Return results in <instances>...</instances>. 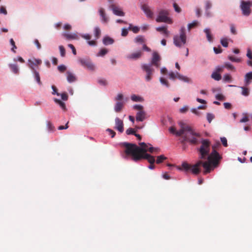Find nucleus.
<instances>
[{
    "mask_svg": "<svg viewBox=\"0 0 252 252\" xmlns=\"http://www.w3.org/2000/svg\"><path fill=\"white\" fill-rule=\"evenodd\" d=\"M32 72L34 74V78H35L36 81L39 85H41L42 82L40 80L39 73H38V72H37L35 70H33V71H32Z\"/></svg>",
    "mask_w": 252,
    "mask_h": 252,
    "instance_id": "obj_29",
    "label": "nucleus"
},
{
    "mask_svg": "<svg viewBox=\"0 0 252 252\" xmlns=\"http://www.w3.org/2000/svg\"><path fill=\"white\" fill-rule=\"evenodd\" d=\"M156 30L159 32H162L166 37L169 36V32L167 30V26L158 27L156 28Z\"/></svg>",
    "mask_w": 252,
    "mask_h": 252,
    "instance_id": "obj_20",
    "label": "nucleus"
},
{
    "mask_svg": "<svg viewBox=\"0 0 252 252\" xmlns=\"http://www.w3.org/2000/svg\"><path fill=\"white\" fill-rule=\"evenodd\" d=\"M169 77L170 79L174 80L176 78H177V73H175L173 72H171L169 73Z\"/></svg>",
    "mask_w": 252,
    "mask_h": 252,
    "instance_id": "obj_53",
    "label": "nucleus"
},
{
    "mask_svg": "<svg viewBox=\"0 0 252 252\" xmlns=\"http://www.w3.org/2000/svg\"><path fill=\"white\" fill-rule=\"evenodd\" d=\"M107 131L109 132L110 135L112 138H114L116 135V132L110 128H107Z\"/></svg>",
    "mask_w": 252,
    "mask_h": 252,
    "instance_id": "obj_55",
    "label": "nucleus"
},
{
    "mask_svg": "<svg viewBox=\"0 0 252 252\" xmlns=\"http://www.w3.org/2000/svg\"><path fill=\"white\" fill-rule=\"evenodd\" d=\"M148 151L151 153H158L160 151V149L158 148H154L151 146L148 149Z\"/></svg>",
    "mask_w": 252,
    "mask_h": 252,
    "instance_id": "obj_40",
    "label": "nucleus"
},
{
    "mask_svg": "<svg viewBox=\"0 0 252 252\" xmlns=\"http://www.w3.org/2000/svg\"><path fill=\"white\" fill-rule=\"evenodd\" d=\"M199 23L197 21H194L191 23H189L188 25V30L189 31L191 29L197 27Z\"/></svg>",
    "mask_w": 252,
    "mask_h": 252,
    "instance_id": "obj_32",
    "label": "nucleus"
},
{
    "mask_svg": "<svg viewBox=\"0 0 252 252\" xmlns=\"http://www.w3.org/2000/svg\"><path fill=\"white\" fill-rule=\"evenodd\" d=\"M224 67L227 68L228 69L235 71L234 66L228 63H225L224 64Z\"/></svg>",
    "mask_w": 252,
    "mask_h": 252,
    "instance_id": "obj_42",
    "label": "nucleus"
},
{
    "mask_svg": "<svg viewBox=\"0 0 252 252\" xmlns=\"http://www.w3.org/2000/svg\"><path fill=\"white\" fill-rule=\"evenodd\" d=\"M221 44L224 47H227L228 45V39L226 38H222L220 40Z\"/></svg>",
    "mask_w": 252,
    "mask_h": 252,
    "instance_id": "obj_43",
    "label": "nucleus"
},
{
    "mask_svg": "<svg viewBox=\"0 0 252 252\" xmlns=\"http://www.w3.org/2000/svg\"><path fill=\"white\" fill-rule=\"evenodd\" d=\"M212 77L215 80L219 81L221 79V75L217 72H213L211 75Z\"/></svg>",
    "mask_w": 252,
    "mask_h": 252,
    "instance_id": "obj_36",
    "label": "nucleus"
},
{
    "mask_svg": "<svg viewBox=\"0 0 252 252\" xmlns=\"http://www.w3.org/2000/svg\"><path fill=\"white\" fill-rule=\"evenodd\" d=\"M59 49L61 56L64 57L65 55V50L63 46L61 45L59 46Z\"/></svg>",
    "mask_w": 252,
    "mask_h": 252,
    "instance_id": "obj_52",
    "label": "nucleus"
},
{
    "mask_svg": "<svg viewBox=\"0 0 252 252\" xmlns=\"http://www.w3.org/2000/svg\"><path fill=\"white\" fill-rule=\"evenodd\" d=\"M122 145L125 148V154L127 156H131V159L134 161L143 159V156L147 154L148 149L151 146V144L144 142L139 143L140 147L135 144L127 142H124Z\"/></svg>",
    "mask_w": 252,
    "mask_h": 252,
    "instance_id": "obj_1",
    "label": "nucleus"
},
{
    "mask_svg": "<svg viewBox=\"0 0 252 252\" xmlns=\"http://www.w3.org/2000/svg\"><path fill=\"white\" fill-rule=\"evenodd\" d=\"M68 46L72 50L73 54L74 55H76V49H75L74 46L71 44H69L68 45Z\"/></svg>",
    "mask_w": 252,
    "mask_h": 252,
    "instance_id": "obj_61",
    "label": "nucleus"
},
{
    "mask_svg": "<svg viewBox=\"0 0 252 252\" xmlns=\"http://www.w3.org/2000/svg\"><path fill=\"white\" fill-rule=\"evenodd\" d=\"M60 95L61 96L62 99L63 100H67L68 99V95L66 93H63L62 94H60Z\"/></svg>",
    "mask_w": 252,
    "mask_h": 252,
    "instance_id": "obj_62",
    "label": "nucleus"
},
{
    "mask_svg": "<svg viewBox=\"0 0 252 252\" xmlns=\"http://www.w3.org/2000/svg\"><path fill=\"white\" fill-rule=\"evenodd\" d=\"M228 58L229 60L233 62L239 63L241 61L240 59L235 58L232 56H229Z\"/></svg>",
    "mask_w": 252,
    "mask_h": 252,
    "instance_id": "obj_47",
    "label": "nucleus"
},
{
    "mask_svg": "<svg viewBox=\"0 0 252 252\" xmlns=\"http://www.w3.org/2000/svg\"><path fill=\"white\" fill-rule=\"evenodd\" d=\"M208 161L203 162L201 160H198L195 164L190 165L187 162H183L182 164V167L179 168L180 170H184L186 172L191 171L194 175H198L201 171V166L204 168V173L205 174L209 173L211 170V165L216 167L218 164H214L213 160L208 159Z\"/></svg>",
    "mask_w": 252,
    "mask_h": 252,
    "instance_id": "obj_2",
    "label": "nucleus"
},
{
    "mask_svg": "<svg viewBox=\"0 0 252 252\" xmlns=\"http://www.w3.org/2000/svg\"><path fill=\"white\" fill-rule=\"evenodd\" d=\"M177 78H178L180 80H182L184 82H188V83L191 82L190 79L187 77V76L182 75L178 72H177Z\"/></svg>",
    "mask_w": 252,
    "mask_h": 252,
    "instance_id": "obj_28",
    "label": "nucleus"
},
{
    "mask_svg": "<svg viewBox=\"0 0 252 252\" xmlns=\"http://www.w3.org/2000/svg\"><path fill=\"white\" fill-rule=\"evenodd\" d=\"M215 116L211 113H207V119L209 123H210L214 119Z\"/></svg>",
    "mask_w": 252,
    "mask_h": 252,
    "instance_id": "obj_50",
    "label": "nucleus"
},
{
    "mask_svg": "<svg viewBox=\"0 0 252 252\" xmlns=\"http://www.w3.org/2000/svg\"><path fill=\"white\" fill-rule=\"evenodd\" d=\"M141 9L144 11L148 18H153L154 13L148 5L147 4H142L141 5Z\"/></svg>",
    "mask_w": 252,
    "mask_h": 252,
    "instance_id": "obj_15",
    "label": "nucleus"
},
{
    "mask_svg": "<svg viewBox=\"0 0 252 252\" xmlns=\"http://www.w3.org/2000/svg\"><path fill=\"white\" fill-rule=\"evenodd\" d=\"M221 143L224 147L227 146V139L225 137H222L220 138Z\"/></svg>",
    "mask_w": 252,
    "mask_h": 252,
    "instance_id": "obj_63",
    "label": "nucleus"
},
{
    "mask_svg": "<svg viewBox=\"0 0 252 252\" xmlns=\"http://www.w3.org/2000/svg\"><path fill=\"white\" fill-rule=\"evenodd\" d=\"M189 128L185 130L182 135V140L181 143L184 144L187 142L191 144L196 145L198 143L197 137H200V134L195 132L192 128L188 125Z\"/></svg>",
    "mask_w": 252,
    "mask_h": 252,
    "instance_id": "obj_3",
    "label": "nucleus"
},
{
    "mask_svg": "<svg viewBox=\"0 0 252 252\" xmlns=\"http://www.w3.org/2000/svg\"><path fill=\"white\" fill-rule=\"evenodd\" d=\"M58 70L61 72H63L66 70V66L64 65H61L58 67Z\"/></svg>",
    "mask_w": 252,
    "mask_h": 252,
    "instance_id": "obj_59",
    "label": "nucleus"
},
{
    "mask_svg": "<svg viewBox=\"0 0 252 252\" xmlns=\"http://www.w3.org/2000/svg\"><path fill=\"white\" fill-rule=\"evenodd\" d=\"M204 32L206 33V37L208 41L211 42L213 41V36L211 34V31L209 29L206 28L204 30Z\"/></svg>",
    "mask_w": 252,
    "mask_h": 252,
    "instance_id": "obj_24",
    "label": "nucleus"
},
{
    "mask_svg": "<svg viewBox=\"0 0 252 252\" xmlns=\"http://www.w3.org/2000/svg\"><path fill=\"white\" fill-rule=\"evenodd\" d=\"M108 52V50L105 48L101 49L99 52L97 54V56H103L106 54Z\"/></svg>",
    "mask_w": 252,
    "mask_h": 252,
    "instance_id": "obj_44",
    "label": "nucleus"
},
{
    "mask_svg": "<svg viewBox=\"0 0 252 252\" xmlns=\"http://www.w3.org/2000/svg\"><path fill=\"white\" fill-rule=\"evenodd\" d=\"M135 41L136 43H143L145 42V39L142 35H138L135 38Z\"/></svg>",
    "mask_w": 252,
    "mask_h": 252,
    "instance_id": "obj_38",
    "label": "nucleus"
},
{
    "mask_svg": "<svg viewBox=\"0 0 252 252\" xmlns=\"http://www.w3.org/2000/svg\"><path fill=\"white\" fill-rule=\"evenodd\" d=\"M212 7V3L209 1H207L205 2V10L206 11L209 10Z\"/></svg>",
    "mask_w": 252,
    "mask_h": 252,
    "instance_id": "obj_54",
    "label": "nucleus"
},
{
    "mask_svg": "<svg viewBox=\"0 0 252 252\" xmlns=\"http://www.w3.org/2000/svg\"><path fill=\"white\" fill-rule=\"evenodd\" d=\"M201 145L199 149L200 155L199 158L201 159H204L206 158L207 156H209L210 142L208 139H203L201 141Z\"/></svg>",
    "mask_w": 252,
    "mask_h": 252,
    "instance_id": "obj_5",
    "label": "nucleus"
},
{
    "mask_svg": "<svg viewBox=\"0 0 252 252\" xmlns=\"http://www.w3.org/2000/svg\"><path fill=\"white\" fill-rule=\"evenodd\" d=\"M142 69L146 73L145 76L146 81L148 82L151 81L154 73V69L151 66V64H144L142 65Z\"/></svg>",
    "mask_w": 252,
    "mask_h": 252,
    "instance_id": "obj_11",
    "label": "nucleus"
},
{
    "mask_svg": "<svg viewBox=\"0 0 252 252\" xmlns=\"http://www.w3.org/2000/svg\"><path fill=\"white\" fill-rule=\"evenodd\" d=\"M241 89H242V94L244 96H248L250 94V90L248 88H246L245 87H241Z\"/></svg>",
    "mask_w": 252,
    "mask_h": 252,
    "instance_id": "obj_35",
    "label": "nucleus"
},
{
    "mask_svg": "<svg viewBox=\"0 0 252 252\" xmlns=\"http://www.w3.org/2000/svg\"><path fill=\"white\" fill-rule=\"evenodd\" d=\"M161 57L157 52H154L152 55V58L151 60V66H154L156 68H159L160 66V62Z\"/></svg>",
    "mask_w": 252,
    "mask_h": 252,
    "instance_id": "obj_13",
    "label": "nucleus"
},
{
    "mask_svg": "<svg viewBox=\"0 0 252 252\" xmlns=\"http://www.w3.org/2000/svg\"><path fill=\"white\" fill-rule=\"evenodd\" d=\"M180 129L179 130L177 131L175 127L174 126H171L169 128V130L170 133L176 135L177 136H181L183 133L184 132L185 130L188 129V125L185 123L183 121H180L178 123Z\"/></svg>",
    "mask_w": 252,
    "mask_h": 252,
    "instance_id": "obj_9",
    "label": "nucleus"
},
{
    "mask_svg": "<svg viewBox=\"0 0 252 252\" xmlns=\"http://www.w3.org/2000/svg\"><path fill=\"white\" fill-rule=\"evenodd\" d=\"M52 89L53 90V92H52V94H56L58 96H60V94L58 93V92H57L58 90H57V88L55 86L53 85L52 86Z\"/></svg>",
    "mask_w": 252,
    "mask_h": 252,
    "instance_id": "obj_56",
    "label": "nucleus"
},
{
    "mask_svg": "<svg viewBox=\"0 0 252 252\" xmlns=\"http://www.w3.org/2000/svg\"><path fill=\"white\" fill-rule=\"evenodd\" d=\"M131 99L134 102H142L144 100L143 98L139 96L133 94L131 96Z\"/></svg>",
    "mask_w": 252,
    "mask_h": 252,
    "instance_id": "obj_30",
    "label": "nucleus"
},
{
    "mask_svg": "<svg viewBox=\"0 0 252 252\" xmlns=\"http://www.w3.org/2000/svg\"><path fill=\"white\" fill-rule=\"evenodd\" d=\"M128 34V31L127 29L123 28L122 30L121 35L123 36H126Z\"/></svg>",
    "mask_w": 252,
    "mask_h": 252,
    "instance_id": "obj_64",
    "label": "nucleus"
},
{
    "mask_svg": "<svg viewBox=\"0 0 252 252\" xmlns=\"http://www.w3.org/2000/svg\"><path fill=\"white\" fill-rule=\"evenodd\" d=\"M128 29L131 30L134 33H137L139 32L140 28L137 26H132L131 24L129 25Z\"/></svg>",
    "mask_w": 252,
    "mask_h": 252,
    "instance_id": "obj_37",
    "label": "nucleus"
},
{
    "mask_svg": "<svg viewBox=\"0 0 252 252\" xmlns=\"http://www.w3.org/2000/svg\"><path fill=\"white\" fill-rule=\"evenodd\" d=\"M114 40L109 36H105L103 39V43L105 45L112 44L114 43Z\"/></svg>",
    "mask_w": 252,
    "mask_h": 252,
    "instance_id": "obj_27",
    "label": "nucleus"
},
{
    "mask_svg": "<svg viewBox=\"0 0 252 252\" xmlns=\"http://www.w3.org/2000/svg\"><path fill=\"white\" fill-rule=\"evenodd\" d=\"M159 81L162 85L166 86L167 87H169V84L168 82L167 81V80H166L164 78L160 77L159 79Z\"/></svg>",
    "mask_w": 252,
    "mask_h": 252,
    "instance_id": "obj_45",
    "label": "nucleus"
},
{
    "mask_svg": "<svg viewBox=\"0 0 252 252\" xmlns=\"http://www.w3.org/2000/svg\"><path fill=\"white\" fill-rule=\"evenodd\" d=\"M63 35L67 40L74 39L77 38V34L75 33L70 34L66 32L63 33Z\"/></svg>",
    "mask_w": 252,
    "mask_h": 252,
    "instance_id": "obj_25",
    "label": "nucleus"
},
{
    "mask_svg": "<svg viewBox=\"0 0 252 252\" xmlns=\"http://www.w3.org/2000/svg\"><path fill=\"white\" fill-rule=\"evenodd\" d=\"M186 39L187 36L186 34L185 28L184 27H182L180 30V35H175L174 36V43L176 46L181 47L182 44H186Z\"/></svg>",
    "mask_w": 252,
    "mask_h": 252,
    "instance_id": "obj_6",
    "label": "nucleus"
},
{
    "mask_svg": "<svg viewBox=\"0 0 252 252\" xmlns=\"http://www.w3.org/2000/svg\"><path fill=\"white\" fill-rule=\"evenodd\" d=\"M251 4L252 2L250 1H241L240 7L243 15L248 16L250 15L251 13Z\"/></svg>",
    "mask_w": 252,
    "mask_h": 252,
    "instance_id": "obj_10",
    "label": "nucleus"
},
{
    "mask_svg": "<svg viewBox=\"0 0 252 252\" xmlns=\"http://www.w3.org/2000/svg\"><path fill=\"white\" fill-rule=\"evenodd\" d=\"M126 132L127 135L133 134L135 135L136 131L132 128H129L126 130Z\"/></svg>",
    "mask_w": 252,
    "mask_h": 252,
    "instance_id": "obj_49",
    "label": "nucleus"
},
{
    "mask_svg": "<svg viewBox=\"0 0 252 252\" xmlns=\"http://www.w3.org/2000/svg\"><path fill=\"white\" fill-rule=\"evenodd\" d=\"M54 101L56 103L58 104L63 110L66 109L65 104L63 102L57 98H55Z\"/></svg>",
    "mask_w": 252,
    "mask_h": 252,
    "instance_id": "obj_33",
    "label": "nucleus"
},
{
    "mask_svg": "<svg viewBox=\"0 0 252 252\" xmlns=\"http://www.w3.org/2000/svg\"><path fill=\"white\" fill-rule=\"evenodd\" d=\"M115 129L118 130L120 132L122 133L124 131V123L123 121L120 118L117 117L115 120Z\"/></svg>",
    "mask_w": 252,
    "mask_h": 252,
    "instance_id": "obj_16",
    "label": "nucleus"
},
{
    "mask_svg": "<svg viewBox=\"0 0 252 252\" xmlns=\"http://www.w3.org/2000/svg\"><path fill=\"white\" fill-rule=\"evenodd\" d=\"M123 106H124L123 102L118 101L116 103L115 106V108H114L115 111L117 113L121 112V111L122 110V109L123 107Z\"/></svg>",
    "mask_w": 252,
    "mask_h": 252,
    "instance_id": "obj_26",
    "label": "nucleus"
},
{
    "mask_svg": "<svg viewBox=\"0 0 252 252\" xmlns=\"http://www.w3.org/2000/svg\"><path fill=\"white\" fill-rule=\"evenodd\" d=\"M220 146V143L219 141L216 142L212 146V152L208 157L207 159L213 161V163L219 164V161L221 158L217 150Z\"/></svg>",
    "mask_w": 252,
    "mask_h": 252,
    "instance_id": "obj_4",
    "label": "nucleus"
},
{
    "mask_svg": "<svg viewBox=\"0 0 252 252\" xmlns=\"http://www.w3.org/2000/svg\"><path fill=\"white\" fill-rule=\"evenodd\" d=\"M9 66L13 73L17 74L19 72V69L17 65L15 64H10Z\"/></svg>",
    "mask_w": 252,
    "mask_h": 252,
    "instance_id": "obj_31",
    "label": "nucleus"
},
{
    "mask_svg": "<svg viewBox=\"0 0 252 252\" xmlns=\"http://www.w3.org/2000/svg\"><path fill=\"white\" fill-rule=\"evenodd\" d=\"M142 55V52L141 51H139L127 55L126 58L130 60H137L140 58Z\"/></svg>",
    "mask_w": 252,
    "mask_h": 252,
    "instance_id": "obj_18",
    "label": "nucleus"
},
{
    "mask_svg": "<svg viewBox=\"0 0 252 252\" xmlns=\"http://www.w3.org/2000/svg\"><path fill=\"white\" fill-rule=\"evenodd\" d=\"M166 159L167 158L165 157L164 155H160L157 157V158L156 161L157 164H159L162 163L164 160Z\"/></svg>",
    "mask_w": 252,
    "mask_h": 252,
    "instance_id": "obj_34",
    "label": "nucleus"
},
{
    "mask_svg": "<svg viewBox=\"0 0 252 252\" xmlns=\"http://www.w3.org/2000/svg\"><path fill=\"white\" fill-rule=\"evenodd\" d=\"M252 80V72H249L245 76V81L246 85H249L251 83Z\"/></svg>",
    "mask_w": 252,
    "mask_h": 252,
    "instance_id": "obj_23",
    "label": "nucleus"
},
{
    "mask_svg": "<svg viewBox=\"0 0 252 252\" xmlns=\"http://www.w3.org/2000/svg\"><path fill=\"white\" fill-rule=\"evenodd\" d=\"M173 7L174 8L175 10L178 12L180 13L181 11V9L180 7L178 6V5L176 3H174L173 4Z\"/></svg>",
    "mask_w": 252,
    "mask_h": 252,
    "instance_id": "obj_58",
    "label": "nucleus"
},
{
    "mask_svg": "<svg viewBox=\"0 0 252 252\" xmlns=\"http://www.w3.org/2000/svg\"><path fill=\"white\" fill-rule=\"evenodd\" d=\"M47 126L48 129L50 131H53L54 130V126L50 122H47Z\"/></svg>",
    "mask_w": 252,
    "mask_h": 252,
    "instance_id": "obj_51",
    "label": "nucleus"
},
{
    "mask_svg": "<svg viewBox=\"0 0 252 252\" xmlns=\"http://www.w3.org/2000/svg\"><path fill=\"white\" fill-rule=\"evenodd\" d=\"M223 80L225 82H230L232 80V77L229 74H225L223 75Z\"/></svg>",
    "mask_w": 252,
    "mask_h": 252,
    "instance_id": "obj_41",
    "label": "nucleus"
},
{
    "mask_svg": "<svg viewBox=\"0 0 252 252\" xmlns=\"http://www.w3.org/2000/svg\"><path fill=\"white\" fill-rule=\"evenodd\" d=\"M94 35L96 38H98L101 34V31L98 27H95L94 30Z\"/></svg>",
    "mask_w": 252,
    "mask_h": 252,
    "instance_id": "obj_39",
    "label": "nucleus"
},
{
    "mask_svg": "<svg viewBox=\"0 0 252 252\" xmlns=\"http://www.w3.org/2000/svg\"><path fill=\"white\" fill-rule=\"evenodd\" d=\"M169 12L167 10L161 9L158 12V15L156 18L157 22H164L168 24L172 23V20L168 17Z\"/></svg>",
    "mask_w": 252,
    "mask_h": 252,
    "instance_id": "obj_8",
    "label": "nucleus"
},
{
    "mask_svg": "<svg viewBox=\"0 0 252 252\" xmlns=\"http://www.w3.org/2000/svg\"><path fill=\"white\" fill-rule=\"evenodd\" d=\"M143 159H146L150 164L155 163L156 160L155 157L148 154H144Z\"/></svg>",
    "mask_w": 252,
    "mask_h": 252,
    "instance_id": "obj_22",
    "label": "nucleus"
},
{
    "mask_svg": "<svg viewBox=\"0 0 252 252\" xmlns=\"http://www.w3.org/2000/svg\"><path fill=\"white\" fill-rule=\"evenodd\" d=\"M66 77L68 82L69 83L74 82L76 80L75 76L70 71H67Z\"/></svg>",
    "mask_w": 252,
    "mask_h": 252,
    "instance_id": "obj_21",
    "label": "nucleus"
},
{
    "mask_svg": "<svg viewBox=\"0 0 252 252\" xmlns=\"http://www.w3.org/2000/svg\"><path fill=\"white\" fill-rule=\"evenodd\" d=\"M230 27L231 33L234 35L237 34V30L236 29L235 25L234 24H231L230 25Z\"/></svg>",
    "mask_w": 252,
    "mask_h": 252,
    "instance_id": "obj_48",
    "label": "nucleus"
},
{
    "mask_svg": "<svg viewBox=\"0 0 252 252\" xmlns=\"http://www.w3.org/2000/svg\"><path fill=\"white\" fill-rule=\"evenodd\" d=\"M110 8L113 11L114 14L119 16H124L125 15V13L122 11V9L115 4H111L110 5Z\"/></svg>",
    "mask_w": 252,
    "mask_h": 252,
    "instance_id": "obj_14",
    "label": "nucleus"
},
{
    "mask_svg": "<svg viewBox=\"0 0 252 252\" xmlns=\"http://www.w3.org/2000/svg\"><path fill=\"white\" fill-rule=\"evenodd\" d=\"M98 82L99 84L103 85V86H106L107 85V81L105 79H99L98 81Z\"/></svg>",
    "mask_w": 252,
    "mask_h": 252,
    "instance_id": "obj_57",
    "label": "nucleus"
},
{
    "mask_svg": "<svg viewBox=\"0 0 252 252\" xmlns=\"http://www.w3.org/2000/svg\"><path fill=\"white\" fill-rule=\"evenodd\" d=\"M216 98L218 100H224V96L221 94H217L216 95Z\"/></svg>",
    "mask_w": 252,
    "mask_h": 252,
    "instance_id": "obj_60",
    "label": "nucleus"
},
{
    "mask_svg": "<svg viewBox=\"0 0 252 252\" xmlns=\"http://www.w3.org/2000/svg\"><path fill=\"white\" fill-rule=\"evenodd\" d=\"M42 63V61L40 59H34L33 60H28V65L31 69L33 71L34 69V66H37Z\"/></svg>",
    "mask_w": 252,
    "mask_h": 252,
    "instance_id": "obj_17",
    "label": "nucleus"
},
{
    "mask_svg": "<svg viewBox=\"0 0 252 252\" xmlns=\"http://www.w3.org/2000/svg\"><path fill=\"white\" fill-rule=\"evenodd\" d=\"M10 43L12 46V47L11 48V51L13 52L14 53H16L15 49H17V47L15 45V42L14 40L12 38H11L10 39Z\"/></svg>",
    "mask_w": 252,
    "mask_h": 252,
    "instance_id": "obj_46",
    "label": "nucleus"
},
{
    "mask_svg": "<svg viewBox=\"0 0 252 252\" xmlns=\"http://www.w3.org/2000/svg\"><path fill=\"white\" fill-rule=\"evenodd\" d=\"M79 62L80 63V64L83 66L84 67H86L88 69L93 71L95 69V66L93 63L91 62V61L88 59H79Z\"/></svg>",
    "mask_w": 252,
    "mask_h": 252,
    "instance_id": "obj_12",
    "label": "nucleus"
},
{
    "mask_svg": "<svg viewBox=\"0 0 252 252\" xmlns=\"http://www.w3.org/2000/svg\"><path fill=\"white\" fill-rule=\"evenodd\" d=\"M133 108L137 110L135 117L137 122H143L147 118V113L144 110V107L142 105L135 104L133 106Z\"/></svg>",
    "mask_w": 252,
    "mask_h": 252,
    "instance_id": "obj_7",
    "label": "nucleus"
},
{
    "mask_svg": "<svg viewBox=\"0 0 252 252\" xmlns=\"http://www.w3.org/2000/svg\"><path fill=\"white\" fill-rule=\"evenodd\" d=\"M99 12L100 16L101 17V21L102 22L107 23L109 21L108 17H107L104 9L103 8H100Z\"/></svg>",
    "mask_w": 252,
    "mask_h": 252,
    "instance_id": "obj_19",
    "label": "nucleus"
}]
</instances>
